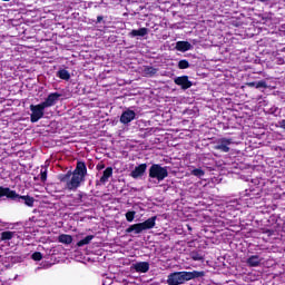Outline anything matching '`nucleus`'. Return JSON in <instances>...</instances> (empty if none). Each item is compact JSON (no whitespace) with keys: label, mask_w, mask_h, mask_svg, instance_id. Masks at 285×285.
<instances>
[{"label":"nucleus","mask_w":285,"mask_h":285,"mask_svg":"<svg viewBox=\"0 0 285 285\" xmlns=\"http://www.w3.org/2000/svg\"><path fill=\"white\" fill-rule=\"evenodd\" d=\"M88 167L85 161H78L73 171L68 170L66 174L58 176L59 181L66 184L67 190H77L82 181H86Z\"/></svg>","instance_id":"f257e3e1"},{"label":"nucleus","mask_w":285,"mask_h":285,"mask_svg":"<svg viewBox=\"0 0 285 285\" xmlns=\"http://www.w3.org/2000/svg\"><path fill=\"white\" fill-rule=\"evenodd\" d=\"M206 272H176L168 275L167 284L168 285H181L185 282H190V279H198V277H204Z\"/></svg>","instance_id":"f03ea898"},{"label":"nucleus","mask_w":285,"mask_h":285,"mask_svg":"<svg viewBox=\"0 0 285 285\" xmlns=\"http://www.w3.org/2000/svg\"><path fill=\"white\" fill-rule=\"evenodd\" d=\"M155 222H157V216L150 217L142 223L130 225L126 229V233L127 234L135 233V235H139L144 233V230H150L151 228H155V224H156Z\"/></svg>","instance_id":"7ed1b4c3"},{"label":"nucleus","mask_w":285,"mask_h":285,"mask_svg":"<svg viewBox=\"0 0 285 285\" xmlns=\"http://www.w3.org/2000/svg\"><path fill=\"white\" fill-rule=\"evenodd\" d=\"M150 179H157V181H164L168 177V167H161L159 164H154L149 168Z\"/></svg>","instance_id":"20e7f679"},{"label":"nucleus","mask_w":285,"mask_h":285,"mask_svg":"<svg viewBox=\"0 0 285 285\" xmlns=\"http://www.w3.org/2000/svg\"><path fill=\"white\" fill-rule=\"evenodd\" d=\"M30 110H31V115H30V121L31 124H37V121H39V119H43V115H46V107L42 106V104H38V105H30Z\"/></svg>","instance_id":"39448f33"},{"label":"nucleus","mask_w":285,"mask_h":285,"mask_svg":"<svg viewBox=\"0 0 285 285\" xmlns=\"http://www.w3.org/2000/svg\"><path fill=\"white\" fill-rule=\"evenodd\" d=\"M230 144H233V138H220L214 146V150H220V153H230Z\"/></svg>","instance_id":"423d86ee"},{"label":"nucleus","mask_w":285,"mask_h":285,"mask_svg":"<svg viewBox=\"0 0 285 285\" xmlns=\"http://www.w3.org/2000/svg\"><path fill=\"white\" fill-rule=\"evenodd\" d=\"M11 202H17L18 204H24L28 208H32L35 206V197L30 195L21 196L16 191V197L12 198Z\"/></svg>","instance_id":"0eeeda50"},{"label":"nucleus","mask_w":285,"mask_h":285,"mask_svg":"<svg viewBox=\"0 0 285 285\" xmlns=\"http://www.w3.org/2000/svg\"><path fill=\"white\" fill-rule=\"evenodd\" d=\"M174 83L179 86L181 90H188V88H193V81L188 79V76H179L174 79Z\"/></svg>","instance_id":"6e6552de"},{"label":"nucleus","mask_w":285,"mask_h":285,"mask_svg":"<svg viewBox=\"0 0 285 285\" xmlns=\"http://www.w3.org/2000/svg\"><path fill=\"white\" fill-rule=\"evenodd\" d=\"M61 97V94L59 92H51L48 95V97L42 101V106L45 108H52L59 101V98Z\"/></svg>","instance_id":"1a4fd4ad"},{"label":"nucleus","mask_w":285,"mask_h":285,"mask_svg":"<svg viewBox=\"0 0 285 285\" xmlns=\"http://www.w3.org/2000/svg\"><path fill=\"white\" fill-rule=\"evenodd\" d=\"M148 165L140 164L139 166L135 167V169L130 173V177H132V179H139V177H144Z\"/></svg>","instance_id":"9d476101"},{"label":"nucleus","mask_w":285,"mask_h":285,"mask_svg":"<svg viewBox=\"0 0 285 285\" xmlns=\"http://www.w3.org/2000/svg\"><path fill=\"white\" fill-rule=\"evenodd\" d=\"M135 117H137V114H135V110H126L120 116V122L121 124H130V121H134Z\"/></svg>","instance_id":"9b49d317"},{"label":"nucleus","mask_w":285,"mask_h":285,"mask_svg":"<svg viewBox=\"0 0 285 285\" xmlns=\"http://www.w3.org/2000/svg\"><path fill=\"white\" fill-rule=\"evenodd\" d=\"M1 197H7V199L12 202V199L17 197V190H12L10 187L0 186V199Z\"/></svg>","instance_id":"f8f14e48"},{"label":"nucleus","mask_w":285,"mask_h":285,"mask_svg":"<svg viewBox=\"0 0 285 285\" xmlns=\"http://www.w3.org/2000/svg\"><path fill=\"white\" fill-rule=\"evenodd\" d=\"M148 32H150V30L146 27H142V28H139V29H132L130 32H129V37L131 39H135V37H146V35H148Z\"/></svg>","instance_id":"ddd939ff"},{"label":"nucleus","mask_w":285,"mask_h":285,"mask_svg":"<svg viewBox=\"0 0 285 285\" xmlns=\"http://www.w3.org/2000/svg\"><path fill=\"white\" fill-rule=\"evenodd\" d=\"M134 268L136 273H148L150 271V263L149 262H139L134 264Z\"/></svg>","instance_id":"4468645a"},{"label":"nucleus","mask_w":285,"mask_h":285,"mask_svg":"<svg viewBox=\"0 0 285 285\" xmlns=\"http://www.w3.org/2000/svg\"><path fill=\"white\" fill-rule=\"evenodd\" d=\"M176 50L178 52H188V50H193V45L188 41H178L176 42Z\"/></svg>","instance_id":"2eb2a0df"},{"label":"nucleus","mask_w":285,"mask_h":285,"mask_svg":"<svg viewBox=\"0 0 285 285\" xmlns=\"http://www.w3.org/2000/svg\"><path fill=\"white\" fill-rule=\"evenodd\" d=\"M112 177V167H107L100 177V184H106Z\"/></svg>","instance_id":"dca6fc26"},{"label":"nucleus","mask_w":285,"mask_h":285,"mask_svg":"<svg viewBox=\"0 0 285 285\" xmlns=\"http://www.w3.org/2000/svg\"><path fill=\"white\" fill-rule=\"evenodd\" d=\"M262 264V258H259L258 255H253L249 258H247V265L250 267H257Z\"/></svg>","instance_id":"f3484780"},{"label":"nucleus","mask_w":285,"mask_h":285,"mask_svg":"<svg viewBox=\"0 0 285 285\" xmlns=\"http://www.w3.org/2000/svg\"><path fill=\"white\" fill-rule=\"evenodd\" d=\"M14 235H17V232H10V230L2 232L0 234V240L1 242H10V239H12L14 237Z\"/></svg>","instance_id":"a211bd4d"},{"label":"nucleus","mask_w":285,"mask_h":285,"mask_svg":"<svg viewBox=\"0 0 285 285\" xmlns=\"http://www.w3.org/2000/svg\"><path fill=\"white\" fill-rule=\"evenodd\" d=\"M190 259L194 262H204V254L199 250H193L189 253Z\"/></svg>","instance_id":"6ab92c4d"},{"label":"nucleus","mask_w":285,"mask_h":285,"mask_svg":"<svg viewBox=\"0 0 285 285\" xmlns=\"http://www.w3.org/2000/svg\"><path fill=\"white\" fill-rule=\"evenodd\" d=\"M56 76L59 79H62L63 81H69V79H70V72L68 70H66V69L58 70Z\"/></svg>","instance_id":"aec40b11"},{"label":"nucleus","mask_w":285,"mask_h":285,"mask_svg":"<svg viewBox=\"0 0 285 285\" xmlns=\"http://www.w3.org/2000/svg\"><path fill=\"white\" fill-rule=\"evenodd\" d=\"M158 70L155 67L147 66L144 68V75L145 77H155L157 75Z\"/></svg>","instance_id":"412c9836"},{"label":"nucleus","mask_w":285,"mask_h":285,"mask_svg":"<svg viewBox=\"0 0 285 285\" xmlns=\"http://www.w3.org/2000/svg\"><path fill=\"white\" fill-rule=\"evenodd\" d=\"M92 239H95V235H88L86 236L85 238L80 239L78 243H77V246L79 248H81V246H88V244H90V242H92Z\"/></svg>","instance_id":"4be33fe9"},{"label":"nucleus","mask_w":285,"mask_h":285,"mask_svg":"<svg viewBox=\"0 0 285 285\" xmlns=\"http://www.w3.org/2000/svg\"><path fill=\"white\" fill-rule=\"evenodd\" d=\"M58 242L60 244L70 245V243L72 242V236H70L68 234H61V235L58 236Z\"/></svg>","instance_id":"5701e85b"},{"label":"nucleus","mask_w":285,"mask_h":285,"mask_svg":"<svg viewBox=\"0 0 285 285\" xmlns=\"http://www.w3.org/2000/svg\"><path fill=\"white\" fill-rule=\"evenodd\" d=\"M178 68H179V70H186V69L190 68V62H188V60H186V59L179 60Z\"/></svg>","instance_id":"b1692460"},{"label":"nucleus","mask_w":285,"mask_h":285,"mask_svg":"<svg viewBox=\"0 0 285 285\" xmlns=\"http://www.w3.org/2000/svg\"><path fill=\"white\" fill-rule=\"evenodd\" d=\"M191 175H194V177H204L206 171H204L202 168H195L191 170Z\"/></svg>","instance_id":"393cba45"},{"label":"nucleus","mask_w":285,"mask_h":285,"mask_svg":"<svg viewBox=\"0 0 285 285\" xmlns=\"http://www.w3.org/2000/svg\"><path fill=\"white\" fill-rule=\"evenodd\" d=\"M83 197H86V194L78 193L73 198V204H83Z\"/></svg>","instance_id":"a878e982"},{"label":"nucleus","mask_w":285,"mask_h":285,"mask_svg":"<svg viewBox=\"0 0 285 285\" xmlns=\"http://www.w3.org/2000/svg\"><path fill=\"white\" fill-rule=\"evenodd\" d=\"M40 181H42V184H46V181H48V169L40 170Z\"/></svg>","instance_id":"bb28decb"},{"label":"nucleus","mask_w":285,"mask_h":285,"mask_svg":"<svg viewBox=\"0 0 285 285\" xmlns=\"http://www.w3.org/2000/svg\"><path fill=\"white\" fill-rule=\"evenodd\" d=\"M31 259H33V262H41L43 259V254H41V252H35L31 255Z\"/></svg>","instance_id":"cd10ccee"},{"label":"nucleus","mask_w":285,"mask_h":285,"mask_svg":"<svg viewBox=\"0 0 285 285\" xmlns=\"http://www.w3.org/2000/svg\"><path fill=\"white\" fill-rule=\"evenodd\" d=\"M135 215H137V212L131 210V212H127L125 217L127 222H135Z\"/></svg>","instance_id":"c85d7f7f"},{"label":"nucleus","mask_w":285,"mask_h":285,"mask_svg":"<svg viewBox=\"0 0 285 285\" xmlns=\"http://www.w3.org/2000/svg\"><path fill=\"white\" fill-rule=\"evenodd\" d=\"M256 88H268V85H266L265 80H261L256 82Z\"/></svg>","instance_id":"c756f323"},{"label":"nucleus","mask_w":285,"mask_h":285,"mask_svg":"<svg viewBox=\"0 0 285 285\" xmlns=\"http://www.w3.org/2000/svg\"><path fill=\"white\" fill-rule=\"evenodd\" d=\"M104 168H106V164H104V163H99V164L96 166V170H104Z\"/></svg>","instance_id":"7c9ffc66"},{"label":"nucleus","mask_w":285,"mask_h":285,"mask_svg":"<svg viewBox=\"0 0 285 285\" xmlns=\"http://www.w3.org/2000/svg\"><path fill=\"white\" fill-rule=\"evenodd\" d=\"M278 124L279 128H283V130H285V119L281 120Z\"/></svg>","instance_id":"2f4dec72"},{"label":"nucleus","mask_w":285,"mask_h":285,"mask_svg":"<svg viewBox=\"0 0 285 285\" xmlns=\"http://www.w3.org/2000/svg\"><path fill=\"white\" fill-rule=\"evenodd\" d=\"M101 21H104V16H98L96 23H101Z\"/></svg>","instance_id":"473e14b6"},{"label":"nucleus","mask_w":285,"mask_h":285,"mask_svg":"<svg viewBox=\"0 0 285 285\" xmlns=\"http://www.w3.org/2000/svg\"><path fill=\"white\" fill-rule=\"evenodd\" d=\"M249 88H257V82H248Z\"/></svg>","instance_id":"72a5a7b5"},{"label":"nucleus","mask_w":285,"mask_h":285,"mask_svg":"<svg viewBox=\"0 0 285 285\" xmlns=\"http://www.w3.org/2000/svg\"><path fill=\"white\" fill-rule=\"evenodd\" d=\"M2 1H10V0H2Z\"/></svg>","instance_id":"f704fd0d"}]
</instances>
